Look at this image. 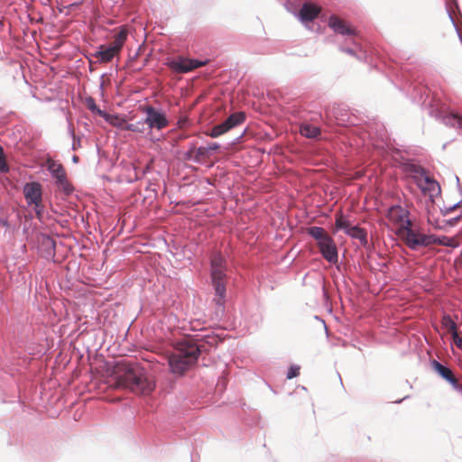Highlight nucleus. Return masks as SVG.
<instances>
[{
    "mask_svg": "<svg viewBox=\"0 0 462 462\" xmlns=\"http://www.w3.org/2000/svg\"><path fill=\"white\" fill-rule=\"evenodd\" d=\"M111 383L115 388L129 389L138 394H149L154 389V383L147 378L142 367L125 362L117 363Z\"/></svg>",
    "mask_w": 462,
    "mask_h": 462,
    "instance_id": "f257e3e1",
    "label": "nucleus"
},
{
    "mask_svg": "<svg viewBox=\"0 0 462 462\" xmlns=\"http://www.w3.org/2000/svg\"><path fill=\"white\" fill-rule=\"evenodd\" d=\"M199 354V346L193 339L186 338L178 342L175 351L169 357L172 373L182 374L197 362Z\"/></svg>",
    "mask_w": 462,
    "mask_h": 462,
    "instance_id": "f03ea898",
    "label": "nucleus"
},
{
    "mask_svg": "<svg viewBox=\"0 0 462 462\" xmlns=\"http://www.w3.org/2000/svg\"><path fill=\"white\" fill-rule=\"evenodd\" d=\"M226 260L219 253L211 257V282L215 289L214 301L223 306L226 297Z\"/></svg>",
    "mask_w": 462,
    "mask_h": 462,
    "instance_id": "7ed1b4c3",
    "label": "nucleus"
},
{
    "mask_svg": "<svg viewBox=\"0 0 462 462\" xmlns=\"http://www.w3.org/2000/svg\"><path fill=\"white\" fill-rule=\"evenodd\" d=\"M413 179L416 185L420 189V190L425 194L433 198L439 194L440 187L439 183L427 175L424 170L420 167H413Z\"/></svg>",
    "mask_w": 462,
    "mask_h": 462,
    "instance_id": "20e7f679",
    "label": "nucleus"
},
{
    "mask_svg": "<svg viewBox=\"0 0 462 462\" xmlns=\"http://www.w3.org/2000/svg\"><path fill=\"white\" fill-rule=\"evenodd\" d=\"M23 195L27 204L34 206L36 215L41 218L43 210L42 185L36 181L26 183L23 187Z\"/></svg>",
    "mask_w": 462,
    "mask_h": 462,
    "instance_id": "39448f33",
    "label": "nucleus"
},
{
    "mask_svg": "<svg viewBox=\"0 0 462 462\" xmlns=\"http://www.w3.org/2000/svg\"><path fill=\"white\" fill-rule=\"evenodd\" d=\"M398 235L406 245L412 250H416L420 246L429 245V236L413 230L411 226L399 228Z\"/></svg>",
    "mask_w": 462,
    "mask_h": 462,
    "instance_id": "423d86ee",
    "label": "nucleus"
},
{
    "mask_svg": "<svg viewBox=\"0 0 462 462\" xmlns=\"http://www.w3.org/2000/svg\"><path fill=\"white\" fill-rule=\"evenodd\" d=\"M245 120V114L244 112L233 113L222 124L215 125L209 132H207L206 134L212 138H217L236 126L240 125Z\"/></svg>",
    "mask_w": 462,
    "mask_h": 462,
    "instance_id": "0eeeda50",
    "label": "nucleus"
},
{
    "mask_svg": "<svg viewBox=\"0 0 462 462\" xmlns=\"http://www.w3.org/2000/svg\"><path fill=\"white\" fill-rule=\"evenodd\" d=\"M431 366L432 369L443 380L448 383L455 391L462 393V377H457L449 367L443 365L436 360L432 361Z\"/></svg>",
    "mask_w": 462,
    "mask_h": 462,
    "instance_id": "6e6552de",
    "label": "nucleus"
},
{
    "mask_svg": "<svg viewBox=\"0 0 462 462\" xmlns=\"http://www.w3.org/2000/svg\"><path fill=\"white\" fill-rule=\"evenodd\" d=\"M47 168L48 171L51 173L52 177L56 179L57 184L62 188V189L67 193H70L72 189L68 182L67 174L62 164L55 162L52 159L47 160Z\"/></svg>",
    "mask_w": 462,
    "mask_h": 462,
    "instance_id": "1a4fd4ad",
    "label": "nucleus"
},
{
    "mask_svg": "<svg viewBox=\"0 0 462 462\" xmlns=\"http://www.w3.org/2000/svg\"><path fill=\"white\" fill-rule=\"evenodd\" d=\"M143 111L146 113L144 123L147 124L151 129L156 128L157 130H162L168 126L169 121L165 115L156 110L153 106H147L143 108Z\"/></svg>",
    "mask_w": 462,
    "mask_h": 462,
    "instance_id": "9d476101",
    "label": "nucleus"
},
{
    "mask_svg": "<svg viewBox=\"0 0 462 462\" xmlns=\"http://www.w3.org/2000/svg\"><path fill=\"white\" fill-rule=\"evenodd\" d=\"M208 63L207 60L200 61L198 60L179 58L173 60L169 63V67L178 73H187L197 68L205 66Z\"/></svg>",
    "mask_w": 462,
    "mask_h": 462,
    "instance_id": "9b49d317",
    "label": "nucleus"
},
{
    "mask_svg": "<svg viewBox=\"0 0 462 462\" xmlns=\"http://www.w3.org/2000/svg\"><path fill=\"white\" fill-rule=\"evenodd\" d=\"M388 218L390 221L400 225V228H405L411 226L409 219V212L401 206H393L388 211Z\"/></svg>",
    "mask_w": 462,
    "mask_h": 462,
    "instance_id": "f8f14e48",
    "label": "nucleus"
},
{
    "mask_svg": "<svg viewBox=\"0 0 462 462\" xmlns=\"http://www.w3.org/2000/svg\"><path fill=\"white\" fill-rule=\"evenodd\" d=\"M319 251L323 257L329 263L337 262V249L333 239L329 236L328 239L318 244Z\"/></svg>",
    "mask_w": 462,
    "mask_h": 462,
    "instance_id": "ddd939ff",
    "label": "nucleus"
},
{
    "mask_svg": "<svg viewBox=\"0 0 462 462\" xmlns=\"http://www.w3.org/2000/svg\"><path fill=\"white\" fill-rule=\"evenodd\" d=\"M328 26L336 32L342 35H354L355 29L345 20L337 15H331L328 20Z\"/></svg>",
    "mask_w": 462,
    "mask_h": 462,
    "instance_id": "4468645a",
    "label": "nucleus"
},
{
    "mask_svg": "<svg viewBox=\"0 0 462 462\" xmlns=\"http://www.w3.org/2000/svg\"><path fill=\"white\" fill-rule=\"evenodd\" d=\"M119 53L120 52L112 45H100L98 51L94 56L97 59L98 61L107 63L111 61L115 57L118 56Z\"/></svg>",
    "mask_w": 462,
    "mask_h": 462,
    "instance_id": "2eb2a0df",
    "label": "nucleus"
},
{
    "mask_svg": "<svg viewBox=\"0 0 462 462\" xmlns=\"http://www.w3.org/2000/svg\"><path fill=\"white\" fill-rule=\"evenodd\" d=\"M320 11L321 9L318 5L310 3H305L301 6L300 16L303 22H310L318 17Z\"/></svg>",
    "mask_w": 462,
    "mask_h": 462,
    "instance_id": "dca6fc26",
    "label": "nucleus"
},
{
    "mask_svg": "<svg viewBox=\"0 0 462 462\" xmlns=\"http://www.w3.org/2000/svg\"><path fill=\"white\" fill-rule=\"evenodd\" d=\"M346 235L350 236L352 238L359 240L362 245H366L367 244V233L364 228L356 226H353L346 231Z\"/></svg>",
    "mask_w": 462,
    "mask_h": 462,
    "instance_id": "f3484780",
    "label": "nucleus"
},
{
    "mask_svg": "<svg viewBox=\"0 0 462 462\" xmlns=\"http://www.w3.org/2000/svg\"><path fill=\"white\" fill-rule=\"evenodd\" d=\"M128 35V31L125 27H121L120 31L115 34L114 41L110 44L119 52L121 51Z\"/></svg>",
    "mask_w": 462,
    "mask_h": 462,
    "instance_id": "a211bd4d",
    "label": "nucleus"
},
{
    "mask_svg": "<svg viewBox=\"0 0 462 462\" xmlns=\"http://www.w3.org/2000/svg\"><path fill=\"white\" fill-rule=\"evenodd\" d=\"M440 245L444 246L456 247L457 244L455 239L448 236H435L433 235L429 236V245Z\"/></svg>",
    "mask_w": 462,
    "mask_h": 462,
    "instance_id": "6ab92c4d",
    "label": "nucleus"
},
{
    "mask_svg": "<svg viewBox=\"0 0 462 462\" xmlns=\"http://www.w3.org/2000/svg\"><path fill=\"white\" fill-rule=\"evenodd\" d=\"M300 133L307 138H316L320 134V129L315 125L303 124L300 125Z\"/></svg>",
    "mask_w": 462,
    "mask_h": 462,
    "instance_id": "aec40b11",
    "label": "nucleus"
},
{
    "mask_svg": "<svg viewBox=\"0 0 462 462\" xmlns=\"http://www.w3.org/2000/svg\"><path fill=\"white\" fill-rule=\"evenodd\" d=\"M308 234L310 235L315 240H317L318 244L321 243L322 241L329 237L327 231L319 226L309 227Z\"/></svg>",
    "mask_w": 462,
    "mask_h": 462,
    "instance_id": "412c9836",
    "label": "nucleus"
},
{
    "mask_svg": "<svg viewBox=\"0 0 462 462\" xmlns=\"http://www.w3.org/2000/svg\"><path fill=\"white\" fill-rule=\"evenodd\" d=\"M335 226L337 229H344L346 234L348 229L353 227L351 226L349 221L345 218L342 213H337L336 215Z\"/></svg>",
    "mask_w": 462,
    "mask_h": 462,
    "instance_id": "4be33fe9",
    "label": "nucleus"
},
{
    "mask_svg": "<svg viewBox=\"0 0 462 462\" xmlns=\"http://www.w3.org/2000/svg\"><path fill=\"white\" fill-rule=\"evenodd\" d=\"M428 223L436 229H444L447 226L446 219H439V217H436L432 213L428 215Z\"/></svg>",
    "mask_w": 462,
    "mask_h": 462,
    "instance_id": "5701e85b",
    "label": "nucleus"
},
{
    "mask_svg": "<svg viewBox=\"0 0 462 462\" xmlns=\"http://www.w3.org/2000/svg\"><path fill=\"white\" fill-rule=\"evenodd\" d=\"M442 326L448 329V331L453 335L454 332H457L456 323L453 321L449 315H444L441 320Z\"/></svg>",
    "mask_w": 462,
    "mask_h": 462,
    "instance_id": "b1692460",
    "label": "nucleus"
},
{
    "mask_svg": "<svg viewBox=\"0 0 462 462\" xmlns=\"http://www.w3.org/2000/svg\"><path fill=\"white\" fill-rule=\"evenodd\" d=\"M87 106L93 113H96L100 116L106 118L107 115L97 107V106L95 103V100L92 97L87 99Z\"/></svg>",
    "mask_w": 462,
    "mask_h": 462,
    "instance_id": "393cba45",
    "label": "nucleus"
},
{
    "mask_svg": "<svg viewBox=\"0 0 462 462\" xmlns=\"http://www.w3.org/2000/svg\"><path fill=\"white\" fill-rule=\"evenodd\" d=\"M0 171L5 173L9 171V165L2 146H0Z\"/></svg>",
    "mask_w": 462,
    "mask_h": 462,
    "instance_id": "a878e982",
    "label": "nucleus"
},
{
    "mask_svg": "<svg viewBox=\"0 0 462 462\" xmlns=\"http://www.w3.org/2000/svg\"><path fill=\"white\" fill-rule=\"evenodd\" d=\"M145 123L137 122L135 124H127L125 127V130L132 131V132H138L143 133V125Z\"/></svg>",
    "mask_w": 462,
    "mask_h": 462,
    "instance_id": "bb28decb",
    "label": "nucleus"
},
{
    "mask_svg": "<svg viewBox=\"0 0 462 462\" xmlns=\"http://www.w3.org/2000/svg\"><path fill=\"white\" fill-rule=\"evenodd\" d=\"M110 123L114 126L121 127V128H124V129H125V125H127L126 121L124 118H121L119 116H113L110 119Z\"/></svg>",
    "mask_w": 462,
    "mask_h": 462,
    "instance_id": "cd10ccee",
    "label": "nucleus"
},
{
    "mask_svg": "<svg viewBox=\"0 0 462 462\" xmlns=\"http://www.w3.org/2000/svg\"><path fill=\"white\" fill-rule=\"evenodd\" d=\"M300 374V366L291 365L287 373V379L291 380Z\"/></svg>",
    "mask_w": 462,
    "mask_h": 462,
    "instance_id": "c85d7f7f",
    "label": "nucleus"
},
{
    "mask_svg": "<svg viewBox=\"0 0 462 462\" xmlns=\"http://www.w3.org/2000/svg\"><path fill=\"white\" fill-rule=\"evenodd\" d=\"M194 152L196 153V158L199 159L200 157H206L208 154V149L206 147H199L197 149H194Z\"/></svg>",
    "mask_w": 462,
    "mask_h": 462,
    "instance_id": "c756f323",
    "label": "nucleus"
},
{
    "mask_svg": "<svg viewBox=\"0 0 462 462\" xmlns=\"http://www.w3.org/2000/svg\"><path fill=\"white\" fill-rule=\"evenodd\" d=\"M450 117L456 122L452 124L453 126L457 125V126L462 129V116L458 114H450Z\"/></svg>",
    "mask_w": 462,
    "mask_h": 462,
    "instance_id": "7c9ffc66",
    "label": "nucleus"
},
{
    "mask_svg": "<svg viewBox=\"0 0 462 462\" xmlns=\"http://www.w3.org/2000/svg\"><path fill=\"white\" fill-rule=\"evenodd\" d=\"M452 338H453V341L454 343L456 344V346L460 349L462 350V337H460L458 336V333L457 332H454V334L452 335Z\"/></svg>",
    "mask_w": 462,
    "mask_h": 462,
    "instance_id": "2f4dec72",
    "label": "nucleus"
},
{
    "mask_svg": "<svg viewBox=\"0 0 462 462\" xmlns=\"http://www.w3.org/2000/svg\"><path fill=\"white\" fill-rule=\"evenodd\" d=\"M206 148L208 149V152L216 151L220 148V145L217 143H211Z\"/></svg>",
    "mask_w": 462,
    "mask_h": 462,
    "instance_id": "473e14b6",
    "label": "nucleus"
},
{
    "mask_svg": "<svg viewBox=\"0 0 462 462\" xmlns=\"http://www.w3.org/2000/svg\"><path fill=\"white\" fill-rule=\"evenodd\" d=\"M456 208H462V200L459 203L454 205L452 208H447L446 211H447V213L451 212Z\"/></svg>",
    "mask_w": 462,
    "mask_h": 462,
    "instance_id": "72a5a7b5",
    "label": "nucleus"
},
{
    "mask_svg": "<svg viewBox=\"0 0 462 462\" xmlns=\"http://www.w3.org/2000/svg\"><path fill=\"white\" fill-rule=\"evenodd\" d=\"M460 219V217L447 220V226H454Z\"/></svg>",
    "mask_w": 462,
    "mask_h": 462,
    "instance_id": "f704fd0d",
    "label": "nucleus"
},
{
    "mask_svg": "<svg viewBox=\"0 0 462 462\" xmlns=\"http://www.w3.org/2000/svg\"><path fill=\"white\" fill-rule=\"evenodd\" d=\"M347 53L353 54V51L351 50H346Z\"/></svg>",
    "mask_w": 462,
    "mask_h": 462,
    "instance_id": "c9c22d12",
    "label": "nucleus"
}]
</instances>
